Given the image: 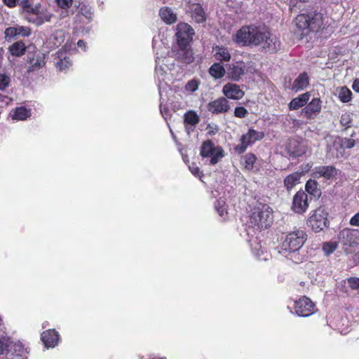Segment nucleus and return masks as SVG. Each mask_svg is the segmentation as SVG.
Segmentation results:
<instances>
[{
  "instance_id": "1",
  "label": "nucleus",
  "mask_w": 359,
  "mask_h": 359,
  "mask_svg": "<svg viewBox=\"0 0 359 359\" xmlns=\"http://www.w3.org/2000/svg\"><path fill=\"white\" fill-rule=\"evenodd\" d=\"M294 34L300 39L313 34L327 39L334 32L327 17L320 11H309L298 14L294 19Z\"/></svg>"
},
{
  "instance_id": "2",
  "label": "nucleus",
  "mask_w": 359,
  "mask_h": 359,
  "mask_svg": "<svg viewBox=\"0 0 359 359\" xmlns=\"http://www.w3.org/2000/svg\"><path fill=\"white\" fill-rule=\"evenodd\" d=\"M273 221V211L266 203H258L251 208L248 219L250 228L266 229L271 226Z\"/></svg>"
},
{
  "instance_id": "3",
  "label": "nucleus",
  "mask_w": 359,
  "mask_h": 359,
  "mask_svg": "<svg viewBox=\"0 0 359 359\" xmlns=\"http://www.w3.org/2000/svg\"><path fill=\"white\" fill-rule=\"evenodd\" d=\"M251 42V46H262L264 49L270 53H275L278 50L279 41L276 36H273L269 31L265 28L255 26L254 35Z\"/></svg>"
},
{
  "instance_id": "4",
  "label": "nucleus",
  "mask_w": 359,
  "mask_h": 359,
  "mask_svg": "<svg viewBox=\"0 0 359 359\" xmlns=\"http://www.w3.org/2000/svg\"><path fill=\"white\" fill-rule=\"evenodd\" d=\"M307 237V233L304 230L297 229L286 234L280 245V249L283 252L287 253L295 252L304 245Z\"/></svg>"
},
{
  "instance_id": "5",
  "label": "nucleus",
  "mask_w": 359,
  "mask_h": 359,
  "mask_svg": "<svg viewBox=\"0 0 359 359\" xmlns=\"http://www.w3.org/2000/svg\"><path fill=\"white\" fill-rule=\"evenodd\" d=\"M328 212L324 206L311 212L306 224L316 233L320 232L329 225Z\"/></svg>"
},
{
  "instance_id": "6",
  "label": "nucleus",
  "mask_w": 359,
  "mask_h": 359,
  "mask_svg": "<svg viewBox=\"0 0 359 359\" xmlns=\"http://www.w3.org/2000/svg\"><path fill=\"white\" fill-rule=\"evenodd\" d=\"M53 17L46 8H43L41 4L34 6L24 16L25 20L36 26H40L46 22H50Z\"/></svg>"
},
{
  "instance_id": "7",
  "label": "nucleus",
  "mask_w": 359,
  "mask_h": 359,
  "mask_svg": "<svg viewBox=\"0 0 359 359\" xmlns=\"http://www.w3.org/2000/svg\"><path fill=\"white\" fill-rule=\"evenodd\" d=\"M265 134L263 131H257L253 128H250L245 134L241 135L240 138L241 144L234 147V151L238 154H243L249 146L257 141L264 139Z\"/></svg>"
},
{
  "instance_id": "8",
  "label": "nucleus",
  "mask_w": 359,
  "mask_h": 359,
  "mask_svg": "<svg viewBox=\"0 0 359 359\" xmlns=\"http://www.w3.org/2000/svg\"><path fill=\"white\" fill-rule=\"evenodd\" d=\"M200 155L203 158H210V163L215 165L224 156V150L220 146L215 147L212 140H208L203 142Z\"/></svg>"
},
{
  "instance_id": "9",
  "label": "nucleus",
  "mask_w": 359,
  "mask_h": 359,
  "mask_svg": "<svg viewBox=\"0 0 359 359\" xmlns=\"http://www.w3.org/2000/svg\"><path fill=\"white\" fill-rule=\"evenodd\" d=\"M194 35V30L189 24L181 22L177 25L175 36L179 47H183L184 48L190 46Z\"/></svg>"
},
{
  "instance_id": "10",
  "label": "nucleus",
  "mask_w": 359,
  "mask_h": 359,
  "mask_svg": "<svg viewBox=\"0 0 359 359\" xmlns=\"http://www.w3.org/2000/svg\"><path fill=\"white\" fill-rule=\"evenodd\" d=\"M294 310L298 316L306 318L315 313L317 309L310 298L303 296L294 302Z\"/></svg>"
},
{
  "instance_id": "11",
  "label": "nucleus",
  "mask_w": 359,
  "mask_h": 359,
  "mask_svg": "<svg viewBox=\"0 0 359 359\" xmlns=\"http://www.w3.org/2000/svg\"><path fill=\"white\" fill-rule=\"evenodd\" d=\"M246 72V64L243 60L233 61L226 67L227 78L235 82L239 81Z\"/></svg>"
},
{
  "instance_id": "12",
  "label": "nucleus",
  "mask_w": 359,
  "mask_h": 359,
  "mask_svg": "<svg viewBox=\"0 0 359 359\" xmlns=\"http://www.w3.org/2000/svg\"><path fill=\"white\" fill-rule=\"evenodd\" d=\"M309 203L308 194L304 191L299 190L293 196L291 210L299 215H302L309 209Z\"/></svg>"
},
{
  "instance_id": "13",
  "label": "nucleus",
  "mask_w": 359,
  "mask_h": 359,
  "mask_svg": "<svg viewBox=\"0 0 359 359\" xmlns=\"http://www.w3.org/2000/svg\"><path fill=\"white\" fill-rule=\"evenodd\" d=\"M339 240L344 246L356 247L359 245V230L344 229L339 232Z\"/></svg>"
},
{
  "instance_id": "14",
  "label": "nucleus",
  "mask_w": 359,
  "mask_h": 359,
  "mask_svg": "<svg viewBox=\"0 0 359 359\" xmlns=\"http://www.w3.org/2000/svg\"><path fill=\"white\" fill-rule=\"evenodd\" d=\"M322 101L319 97H313L301 111V116L304 118L313 120L320 113Z\"/></svg>"
},
{
  "instance_id": "15",
  "label": "nucleus",
  "mask_w": 359,
  "mask_h": 359,
  "mask_svg": "<svg viewBox=\"0 0 359 359\" xmlns=\"http://www.w3.org/2000/svg\"><path fill=\"white\" fill-rule=\"evenodd\" d=\"M255 27V25L243 26L237 31L233 39L234 41L243 46H251L252 43L248 41L252 40Z\"/></svg>"
},
{
  "instance_id": "16",
  "label": "nucleus",
  "mask_w": 359,
  "mask_h": 359,
  "mask_svg": "<svg viewBox=\"0 0 359 359\" xmlns=\"http://www.w3.org/2000/svg\"><path fill=\"white\" fill-rule=\"evenodd\" d=\"M338 174V170L334 165H320L316 167L311 173L314 179L323 177L327 180H333Z\"/></svg>"
},
{
  "instance_id": "17",
  "label": "nucleus",
  "mask_w": 359,
  "mask_h": 359,
  "mask_svg": "<svg viewBox=\"0 0 359 359\" xmlns=\"http://www.w3.org/2000/svg\"><path fill=\"white\" fill-rule=\"evenodd\" d=\"M207 109L212 114H225L230 109V105L226 97H220L210 102Z\"/></svg>"
},
{
  "instance_id": "18",
  "label": "nucleus",
  "mask_w": 359,
  "mask_h": 359,
  "mask_svg": "<svg viewBox=\"0 0 359 359\" xmlns=\"http://www.w3.org/2000/svg\"><path fill=\"white\" fill-rule=\"evenodd\" d=\"M32 34V29L29 27L16 25L8 27L4 31L5 40L8 41L16 36L28 37Z\"/></svg>"
},
{
  "instance_id": "19",
  "label": "nucleus",
  "mask_w": 359,
  "mask_h": 359,
  "mask_svg": "<svg viewBox=\"0 0 359 359\" xmlns=\"http://www.w3.org/2000/svg\"><path fill=\"white\" fill-rule=\"evenodd\" d=\"M222 93L226 99L238 100L245 95V92L240 86L233 83H227L222 88Z\"/></svg>"
},
{
  "instance_id": "20",
  "label": "nucleus",
  "mask_w": 359,
  "mask_h": 359,
  "mask_svg": "<svg viewBox=\"0 0 359 359\" xmlns=\"http://www.w3.org/2000/svg\"><path fill=\"white\" fill-rule=\"evenodd\" d=\"M41 339L46 348H54L58 344L60 335L55 329H49L41 334Z\"/></svg>"
},
{
  "instance_id": "21",
  "label": "nucleus",
  "mask_w": 359,
  "mask_h": 359,
  "mask_svg": "<svg viewBox=\"0 0 359 359\" xmlns=\"http://www.w3.org/2000/svg\"><path fill=\"white\" fill-rule=\"evenodd\" d=\"M187 11L196 22L203 23L206 21V13L201 4L198 3L189 4Z\"/></svg>"
},
{
  "instance_id": "22",
  "label": "nucleus",
  "mask_w": 359,
  "mask_h": 359,
  "mask_svg": "<svg viewBox=\"0 0 359 359\" xmlns=\"http://www.w3.org/2000/svg\"><path fill=\"white\" fill-rule=\"evenodd\" d=\"M200 122V117L194 110H189L184 114V125L187 134L194 132Z\"/></svg>"
},
{
  "instance_id": "23",
  "label": "nucleus",
  "mask_w": 359,
  "mask_h": 359,
  "mask_svg": "<svg viewBox=\"0 0 359 359\" xmlns=\"http://www.w3.org/2000/svg\"><path fill=\"white\" fill-rule=\"evenodd\" d=\"M309 86V77L306 72H304L299 74V76L294 79V82L289 88L294 92L297 93L301 90H304Z\"/></svg>"
},
{
  "instance_id": "24",
  "label": "nucleus",
  "mask_w": 359,
  "mask_h": 359,
  "mask_svg": "<svg viewBox=\"0 0 359 359\" xmlns=\"http://www.w3.org/2000/svg\"><path fill=\"white\" fill-rule=\"evenodd\" d=\"M213 57L218 62H227L231 60V55L229 49L223 46H215L212 48Z\"/></svg>"
},
{
  "instance_id": "25",
  "label": "nucleus",
  "mask_w": 359,
  "mask_h": 359,
  "mask_svg": "<svg viewBox=\"0 0 359 359\" xmlns=\"http://www.w3.org/2000/svg\"><path fill=\"white\" fill-rule=\"evenodd\" d=\"M311 97V93L306 92L297 97L293 98L288 104L290 110H297L303 107H305Z\"/></svg>"
},
{
  "instance_id": "26",
  "label": "nucleus",
  "mask_w": 359,
  "mask_h": 359,
  "mask_svg": "<svg viewBox=\"0 0 359 359\" xmlns=\"http://www.w3.org/2000/svg\"><path fill=\"white\" fill-rule=\"evenodd\" d=\"M287 151L290 156L292 157H299L303 156L306 151L302 144L296 140H290L287 146Z\"/></svg>"
},
{
  "instance_id": "27",
  "label": "nucleus",
  "mask_w": 359,
  "mask_h": 359,
  "mask_svg": "<svg viewBox=\"0 0 359 359\" xmlns=\"http://www.w3.org/2000/svg\"><path fill=\"white\" fill-rule=\"evenodd\" d=\"M179 48L180 49L177 53L178 60L185 64H191L194 60L191 46H187L184 48L183 47Z\"/></svg>"
},
{
  "instance_id": "28",
  "label": "nucleus",
  "mask_w": 359,
  "mask_h": 359,
  "mask_svg": "<svg viewBox=\"0 0 359 359\" xmlns=\"http://www.w3.org/2000/svg\"><path fill=\"white\" fill-rule=\"evenodd\" d=\"M302 172H294L286 176L283 180L284 187L287 191H290L297 184L300 182Z\"/></svg>"
},
{
  "instance_id": "29",
  "label": "nucleus",
  "mask_w": 359,
  "mask_h": 359,
  "mask_svg": "<svg viewBox=\"0 0 359 359\" xmlns=\"http://www.w3.org/2000/svg\"><path fill=\"white\" fill-rule=\"evenodd\" d=\"M159 15L161 20L168 25L175 23L177 21V15L172 10L167 6L163 7L159 11Z\"/></svg>"
},
{
  "instance_id": "30",
  "label": "nucleus",
  "mask_w": 359,
  "mask_h": 359,
  "mask_svg": "<svg viewBox=\"0 0 359 359\" xmlns=\"http://www.w3.org/2000/svg\"><path fill=\"white\" fill-rule=\"evenodd\" d=\"M208 73L215 79H221L226 74V70L222 63L215 62L210 67Z\"/></svg>"
},
{
  "instance_id": "31",
  "label": "nucleus",
  "mask_w": 359,
  "mask_h": 359,
  "mask_svg": "<svg viewBox=\"0 0 359 359\" xmlns=\"http://www.w3.org/2000/svg\"><path fill=\"white\" fill-rule=\"evenodd\" d=\"M306 193L307 192L311 196H313L315 198H319L321 196V189L319 187V184L315 180H309L305 184Z\"/></svg>"
},
{
  "instance_id": "32",
  "label": "nucleus",
  "mask_w": 359,
  "mask_h": 359,
  "mask_svg": "<svg viewBox=\"0 0 359 359\" xmlns=\"http://www.w3.org/2000/svg\"><path fill=\"white\" fill-rule=\"evenodd\" d=\"M8 50L13 56L20 57L25 54L26 46L23 41H18L11 45Z\"/></svg>"
},
{
  "instance_id": "33",
  "label": "nucleus",
  "mask_w": 359,
  "mask_h": 359,
  "mask_svg": "<svg viewBox=\"0 0 359 359\" xmlns=\"http://www.w3.org/2000/svg\"><path fill=\"white\" fill-rule=\"evenodd\" d=\"M30 116H31L30 109H29L25 107H16L14 109L13 114H11L12 118L13 120H18V121L26 120Z\"/></svg>"
},
{
  "instance_id": "34",
  "label": "nucleus",
  "mask_w": 359,
  "mask_h": 359,
  "mask_svg": "<svg viewBox=\"0 0 359 359\" xmlns=\"http://www.w3.org/2000/svg\"><path fill=\"white\" fill-rule=\"evenodd\" d=\"M242 158L243 159V165L245 170L252 171L254 169V165L257 161V156L252 152L247 153Z\"/></svg>"
},
{
  "instance_id": "35",
  "label": "nucleus",
  "mask_w": 359,
  "mask_h": 359,
  "mask_svg": "<svg viewBox=\"0 0 359 359\" xmlns=\"http://www.w3.org/2000/svg\"><path fill=\"white\" fill-rule=\"evenodd\" d=\"M29 62L33 70L39 69L46 65L45 56L43 54L34 55L29 58Z\"/></svg>"
},
{
  "instance_id": "36",
  "label": "nucleus",
  "mask_w": 359,
  "mask_h": 359,
  "mask_svg": "<svg viewBox=\"0 0 359 359\" xmlns=\"http://www.w3.org/2000/svg\"><path fill=\"white\" fill-rule=\"evenodd\" d=\"M352 92L346 86L340 88L339 90V99L343 103H347L352 100Z\"/></svg>"
},
{
  "instance_id": "37",
  "label": "nucleus",
  "mask_w": 359,
  "mask_h": 359,
  "mask_svg": "<svg viewBox=\"0 0 359 359\" xmlns=\"http://www.w3.org/2000/svg\"><path fill=\"white\" fill-rule=\"evenodd\" d=\"M352 116L349 112H346L341 114L340 117V124L342 127L344 128V130H346L352 126Z\"/></svg>"
},
{
  "instance_id": "38",
  "label": "nucleus",
  "mask_w": 359,
  "mask_h": 359,
  "mask_svg": "<svg viewBox=\"0 0 359 359\" xmlns=\"http://www.w3.org/2000/svg\"><path fill=\"white\" fill-rule=\"evenodd\" d=\"M337 248L335 242H325L323 244V251L325 255H330L333 253Z\"/></svg>"
},
{
  "instance_id": "39",
  "label": "nucleus",
  "mask_w": 359,
  "mask_h": 359,
  "mask_svg": "<svg viewBox=\"0 0 359 359\" xmlns=\"http://www.w3.org/2000/svg\"><path fill=\"white\" fill-rule=\"evenodd\" d=\"M55 65L59 70L62 71L67 69L72 65V63L69 57H65L63 59H60Z\"/></svg>"
},
{
  "instance_id": "40",
  "label": "nucleus",
  "mask_w": 359,
  "mask_h": 359,
  "mask_svg": "<svg viewBox=\"0 0 359 359\" xmlns=\"http://www.w3.org/2000/svg\"><path fill=\"white\" fill-rule=\"evenodd\" d=\"M248 114V111L244 107H236L234 109V116L237 118H243Z\"/></svg>"
},
{
  "instance_id": "41",
  "label": "nucleus",
  "mask_w": 359,
  "mask_h": 359,
  "mask_svg": "<svg viewBox=\"0 0 359 359\" xmlns=\"http://www.w3.org/2000/svg\"><path fill=\"white\" fill-rule=\"evenodd\" d=\"M355 141L352 138L345 137L341 140V146L345 149H351L355 146Z\"/></svg>"
},
{
  "instance_id": "42",
  "label": "nucleus",
  "mask_w": 359,
  "mask_h": 359,
  "mask_svg": "<svg viewBox=\"0 0 359 359\" xmlns=\"http://www.w3.org/2000/svg\"><path fill=\"white\" fill-rule=\"evenodd\" d=\"M215 208L217 210V212L221 217H223L224 215L227 214L226 208L225 207V202L224 201H217Z\"/></svg>"
},
{
  "instance_id": "43",
  "label": "nucleus",
  "mask_w": 359,
  "mask_h": 359,
  "mask_svg": "<svg viewBox=\"0 0 359 359\" xmlns=\"http://www.w3.org/2000/svg\"><path fill=\"white\" fill-rule=\"evenodd\" d=\"M199 85V81L196 79H192L188 81V83L186 84L185 88L187 90L190 92H194L196 91Z\"/></svg>"
},
{
  "instance_id": "44",
  "label": "nucleus",
  "mask_w": 359,
  "mask_h": 359,
  "mask_svg": "<svg viewBox=\"0 0 359 359\" xmlns=\"http://www.w3.org/2000/svg\"><path fill=\"white\" fill-rule=\"evenodd\" d=\"M10 346V341L8 337L0 338V355L4 354L5 351L8 349Z\"/></svg>"
},
{
  "instance_id": "45",
  "label": "nucleus",
  "mask_w": 359,
  "mask_h": 359,
  "mask_svg": "<svg viewBox=\"0 0 359 359\" xmlns=\"http://www.w3.org/2000/svg\"><path fill=\"white\" fill-rule=\"evenodd\" d=\"M10 77L4 74H0V90H4L10 83Z\"/></svg>"
},
{
  "instance_id": "46",
  "label": "nucleus",
  "mask_w": 359,
  "mask_h": 359,
  "mask_svg": "<svg viewBox=\"0 0 359 359\" xmlns=\"http://www.w3.org/2000/svg\"><path fill=\"white\" fill-rule=\"evenodd\" d=\"M348 286L353 290H359V278L350 277L347 279Z\"/></svg>"
},
{
  "instance_id": "47",
  "label": "nucleus",
  "mask_w": 359,
  "mask_h": 359,
  "mask_svg": "<svg viewBox=\"0 0 359 359\" xmlns=\"http://www.w3.org/2000/svg\"><path fill=\"white\" fill-rule=\"evenodd\" d=\"M57 6L62 9L69 8L73 4V0H56Z\"/></svg>"
},
{
  "instance_id": "48",
  "label": "nucleus",
  "mask_w": 359,
  "mask_h": 359,
  "mask_svg": "<svg viewBox=\"0 0 359 359\" xmlns=\"http://www.w3.org/2000/svg\"><path fill=\"white\" fill-rule=\"evenodd\" d=\"M22 12L24 13V16L30 11V9L33 7L29 0H22L20 4Z\"/></svg>"
},
{
  "instance_id": "49",
  "label": "nucleus",
  "mask_w": 359,
  "mask_h": 359,
  "mask_svg": "<svg viewBox=\"0 0 359 359\" xmlns=\"http://www.w3.org/2000/svg\"><path fill=\"white\" fill-rule=\"evenodd\" d=\"M13 351L18 356H20V357H22L25 353V349L24 348L22 345L20 343L14 344Z\"/></svg>"
},
{
  "instance_id": "50",
  "label": "nucleus",
  "mask_w": 359,
  "mask_h": 359,
  "mask_svg": "<svg viewBox=\"0 0 359 359\" xmlns=\"http://www.w3.org/2000/svg\"><path fill=\"white\" fill-rule=\"evenodd\" d=\"M189 170L191 172V173L196 177H198L201 178L203 176V174L202 171H201L200 168L197 166H195L194 165L189 166Z\"/></svg>"
},
{
  "instance_id": "51",
  "label": "nucleus",
  "mask_w": 359,
  "mask_h": 359,
  "mask_svg": "<svg viewBox=\"0 0 359 359\" xmlns=\"http://www.w3.org/2000/svg\"><path fill=\"white\" fill-rule=\"evenodd\" d=\"M20 0H2L4 5H6L8 8H15Z\"/></svg>"
},
{
  "instance_id": "52",
  "label": "nucleus",
  "mask_w": 359,
  "mask_h": 359,
  "mask_svg": "<svg viewBox=\"0 0 359 359\" xmlns=\"http://www.w3.org/2000/svg\"><path fill=\"white\" fill-rule=\"evenodd\" d=\"M349 223L352 226H359V212L351 218Z\"/></svg>"
},
{
  "instance_id": "53",
  "label": "nucleus",
  "mask_w": 359,
  "mask_h": 359,
  "mask_svg": "<svg viewBox=\"0 0 359 359\" xmlns=\"http://www.w3.org/2000/svg\"><path fill=\"white\" fill-rule=\"evenodd\" d=\"M352 88L355 92L359 93V78H357L353 81Z\"/></svg>"
},
{
  "instance_id": "54",
  "label": "nucleus",
  "mask_w": 359,
  "mask_h": 359,
  "mask_svg": "<svg viewBox=\"0 0 359 359\" xmlns=\"http://www.w3.org/2000/svg\"><path fill=\"white\" fill-rule=\"evenodd\" d=\"M312 166H313V163H307L306 164L302 165V170H303L302 172V174L304 172H309L311 169Z\"/></svg>"
},
{
  "instance_id": "55",
  "label": "nucleus",
  "mask_w": 359,
  "mask_h": 359,
  "mask_svg": "<svg viewBox=\"0 0 359 359\" xmlns=\"http://www.w3.org/2000/svg\"><path fill=\"white\" fill-rule=\"evenodd\" d=\"M77 46L79 48L85 49V48H86V42L84 41H83V40H79V41L77 42Z\"/></svg>"
},
{
  "instance_id": "56",
  "label": "nucleus",
  "mask_w": 359,
  "mask_h": 359,
  "mask_svg": "<svg viewBox=\"0 0 359 359\" xmlns=\"http://www.w3.org/2000/svg\"><path fill=\"white\" fill-rule=\"evenodd\" d=\"M354 260L358 265H359V252L355 255Z\"/></svg>"
},
{
  "instance_id": "57",
  "label": "nucleus",
  "mask_w": 359,
  "mask_h": 359,
  "mask_svg": "<svg viewBox=\"0 0 359 359\" xmlns=\"http://www.w3.org/2000/svg\"><path fill=\"white\" fill-rule=\"evenodd\" d=\"M4 328V323H3V319L0 316V331H1Z\"/></svg>"
},
{
  "instance_id": "58",
  "label": "nucleus",
  "mask_w": 359,
  "mask_h": 359,
  "mask_svg": "<svg viewBox=\"0 0 359 359\" xmlns=\"http://www.w3.org/2000/svg\"><path fill=\"white\" fill-rule=\"evenodd\" d=\"M296 1H298V2H302V3H307L310 0H296Z\"/></svg>"
}]
</instances>
